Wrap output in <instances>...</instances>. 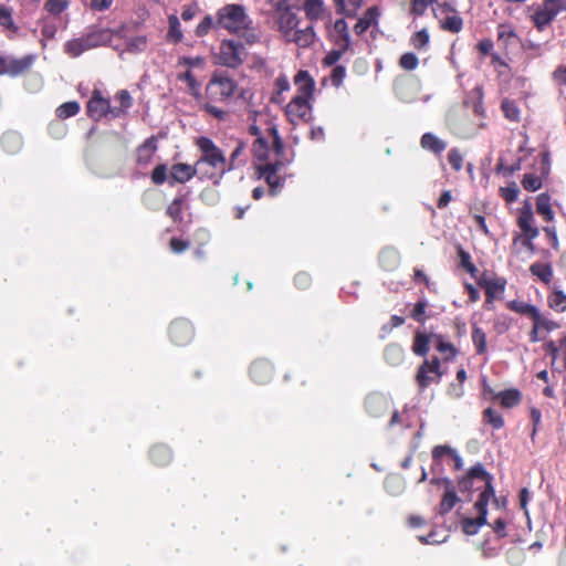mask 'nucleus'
<instances>
[{
  "label": "nucleus",
  "instance_id": "f257e3e1",
  "mask_svg": "<svg viewBox=\"0 0 566 566\" xmlns=\"http://www.w3.org/2000/svg\"><path fill=\"white\" fill-rule=\"evenodd\" d=\"M196 145L200 150V157L195 163L200 179H213L218 184L220 178L232 170V164H228L224 153L208 137H200Z\"/></svg>",
  "mask_w": 566,
  "mask_h": 566
},
{
  "label": "nucleus",
  "instance_id": "f03ea898",
  "mask_svg": "<svg viewBox=\"0 0 566 566\" xmlns=\"http://www.w3.org/2000/svg\"><path fill=\"white\" fill-rule=\"evenodd\" d=\"M252 25V20L241 4L230 3L217 11L216 27L228 30L231 33L248 31Z\"/></svg>",
  "mask_w": 566,
  "mask_h": 566
},
{
  "label": "nucleus",
  "instance_id": "7ed1b4c3",
  "mask_svg": "<svg viewBox=\"0 0 566 566\" xmlns=\"http://www.w3.org/2000/svg\"><path fill=\"white\" fill-rule=\"evenodd\" d=\"M247 56L245 46L235 40H224L221 42L219 53L216 55L217 63L227 67L237 69Z\"/></svg>",
  "mask_w": 566,
  "mask_h": 566
},
{
  "label": "nucleus",
  "instance_id": "20e7f679",
  "mask_svg": "<svg viewBox=\"0 0 566 566\" xmlns=\"http://www.w3.org/2000/svg\"><path fill=\"white\" fill-rule=\"evenodd\" d=\"M237 82L223 74H214L207 86L208 96L213 101H226L237 91Z\"/></svg>",
  "mask_w": 566,
  "mask_h": 566
},
{
  "label": "nucleus",
  "instance_id": "39448f33",
  "mask_svg": "<svg viewBox=\"0 0 566 566\" xmlns=\"http://www.w3.org/2000/svg\"><path fill=\"white\" fill-rule=\"evenodd\" d=\"M433 14L439 20L440 27L449 32L458 33L463 28V20L457 10L448 2L438 3L433 8Z\"/></svg>",
  "mask_w": 566,
  "mask_h": 566
},
{
  "label": "nucleus",
  "instance_id": "423d86ee",
  "mask_svg": "<svg viewBox=\"0 0 566 566\" xmlns=\"http://www.w3.org/2000/svg\"><path fill=\"white\" fill-rule=\"evenodd\" d=\"M441 376L440 360L438 357H434L431 360L427 359L421 364L416 375V381L420 389H424L431 384L439 382Z\"/></svg>",
  "mask_w": 566,
  "mask_h": 566
},
{
  "label": "nucleus",
  "instance_id": "0eeeda50",
  "mask_svg": "<svg viewBox=\"0 0 566 566\" xmlns=\"http://www.w3.org/2000/svg\"><path fill=\"white\" fill-rule=\"evenodd\" d=\"M114 114L117 116L119 114L117 108H112L108 98L103 97L102 92L99 90H94L92 96L87 103V114L94 120H98L107 114Z\"/></svg>",
  "mask_w": 566,
  "mask_h": 566
},
{
  "label": "nucleus",
  "instance_id": "6e6552de",
  "mask_svg": "<svg viewBox=\"0 0 566 566\" xmlns=\"http://www.w3.org/2000/svg\"><path fill=\"white\" fill-rule=\"evenodd\" d=\"M430 484L443 488L444 493L438 512L440 515L449 513L460 501L453 488L452 481L448 478H433L430 480Z\"/></svg>",
  "mask_w": 566,
  "mask_h": 566
},
{
  "label": "nucleus",
  "instance_id": "1a4fd4ad",
  "mask_svg": "<svg viewBox=\"0 0 566 566\" xmlns=\"http://www.w3.org/2000/svg\"><path fill=\"white\" fill-rule=\"evenodd\" d=\"M312 106L310 99L294 96L285 107V114L289 120L296 125L300 122H307L311 117Z\"/></svg>",
  "mask_w": 566,
  "mask_h": 566
},
{
  "label": "nucleus",
  "instance_id": "9d476101",
  "mask_svg": "<svg viewBox=\"0 0 566 566\" xmlns=\"http://www.w3.org/2000/svg\"><path fill=\"white\" fill-rule=\"evenodd\" d=\"M169 335L171 340L177 345H185L192 338V326L187 321H176L170 325Z\"/></svg>",
  "mask_w": 566,
  "mask_h": 566
},
{
  "label": "nucleus",
  "instance_id": "9b49d317",
  "mask_svg": "<svg viewBox=\"0 0 566 566\" xmlns=\"http://www.w3.org/2000/svg\"><path fill=\"white\" fill-rule=\"evenodd\" d=\"M196 175L199 176L196 164L193 166L188 164H175L169 170V182L170 185L174 182L185 184Z\"/></svg>",
  "mask_w": 566,
  "mask_h": 566
},
{
  "label": "nucleus",
  "instance_id": "f8f14e48",
  "mask_svg": "<svg viewBox=\"0 0 566 566\" xmlns=\"http://www.w3.org/2000/svg\"><path fill=\"white\" fill-rule=\"evenodd\" d=\"M294 83L297 86V97L312 99L315 91V82L307 71H298L294 77Z\"/></svg>",
  "mask_w": 566,
  "mask_h": 566
},
{
  "label": "nucleus",
  "instance_id": "ddd939ff",
  "mask_svg": "<svg viewBox=\"0 0 566 566\" xmlns=\"http://www.w3.org/2000/svg\"><path fill=\"white\" fill-rule=\"evenodd\" d=\"M282 166V161L277 160L275 163L265 164L258 168L260 177L266 180L272 190L280 188L282 185L281 178L277 175V171Z\"/></svg>",
  "mask_w": 566,
  "mask_h": 566
},
{
  "label": "nucleus",
  "instance_id": "4468645a",
  "mask_svg": "<svg viewBox=\"0 0 566 566\" xmlns=\"http://www.w3.org/2000/svg\"><path fill=\"white\" fill-rule=\"evenodd\" d=\"M555 17L556 14L553 11V8L549 6L547 0H545L534 12L532 20L535 27L539 31H543L555 19Z\"/></svg>",
  "mask_w": 566,
  "mask_h": 566
},
{
  "label": "nucleus",
  "instance_id": "2eb2a0df",
  "mask_svg": "<svg viewBox=\"0 0 566 566\" xmlns=\"http://www.w3.org/2000/svg\"><path fill=\"white\" fill-rule=\"evenodd\" d=\"M390 407L389 400L379 394L369 395L366 399V409L373 417L382 416Z\"/></svg>",
  "mask_w": 566,
  "mask_h": 566
},
{
  "label": "nucleus",
  "instance_id": "dca6fc26",
  "mask_svg": "<svg viewBox=\"0 0 566 566\" xmlns=\"http://www.w3.org/2000/svg\"><path fill=\"white\" fill-rule=\"evenodd\" d=\"M33 56L28 55L22 59L4 57L6 73L11 76H17L31 67Z\"/></svg>",
  "mask_w": 566,
  "mask_h": 566
},
{
  "label": "nucleus",
  "instance_id": "f3484780",
  "mask_svg": "<svg viewBox=\"0 0 566 566\" xmlns=\"http://www.w3.org/2000/svg\"><path fill=\"white\" fill-rule=\"evenodd\" d=\"M494 497V488L492 483L488 482V485H485L484 490L481 492L478 501L474 504L475 510L478 511V514H480V521L486 522L488 516V505L491 500Z\"/></svg>",
  "mask_w": 566,
  "mask_h": 566
},
{
  "label": "nucleus",
  "instance_id": "a211bd4d",
  "mask_svg": "<svg viewBox=\"0 0 566 566\" xmlns=\"http://www.w3.org/2000/svg\"><path fill=\"white\" fill-rule=\"evenodd\" d=\"M272 366L269 361L256 360L252 364L250 374L255 382H266L272 377Z\"/></svg>",
  "mask_w": 566,
  "mask_h": 566
},
{
  "label": "nucleus",
  "instance_id": "6ab92c4d",
  "mask_svg": "<svg viewBox=\"0 0 566 566\" xmlns=\"http://www.w3.org/2000/svg\"><path fill=\"white\" fill-rule=\"evenodd\" d=\"M91 49L92 46L90 45V42L85 34L81 38L70 40L64 44V52L71 57H77L82 53Z\"/></svg>",
  "mask_w": 566,
  "mask_h": 566
},
{
  "label": "nucleus",
  "instance_id": "aec40b11",
  "mask_svg": "<svg viewBox=\"0 0 566 566\" xmlns=\"http://www.w3.org/2000/svg\"><path fill=\"white\" fill-rule=\"evenodd\" d=\"M379 14V9L377 7L374 6L368 8L364 15L359 18L357 23L355 24V32L357 34L364 33L371 24L377 22Z\"/></svg>",
  "mask_w": 566,
  "mask_h": 566
},
{
  "label": "nucleus",
  "instance_id": "412c9836",
  "mask_svg": "<svg viewBox=\"0 0 566 566\" xmlns=\"http://www.w3.org/2000/svg\"><path fill=\"white\" fill-rule=\"evenodd\" d=\"M92 49L105 45L112 41L113 32L109 29H95L85 34Z\"/></svg>",
  "mask_w": 566,
  "mask_h": 566
},
{
  "label": "nucleus",
  "instance_id": "4be33fe9",
  "mask_svg": "<svg viewBox=\"0 0 566 566\" xmlns=\"http://www.w3.org/2000/svg\"><path fill=\"white\" fill-rule=\"evenodd\" d=\"M303 8L306 18L311 22H315L324 15L325 7L323 0H305Z\"/></svg>",
  "mask_w": 566,
  "mask_h": 566
},
{
  "label": "nucleus",
  "instance_id": "5701e85b",
  "mask_svg": "<svg viewBox=\"0 0 566 566\" xmlns=\"http://www.w3.org/2000/svg\"><path fill=\"white\" fill-rule=\"evenodd\" d=\"M497 41L504 46H510L518 41V36L510 23H501L497 27Z\"/></svg>",
  "mask_w": 566,
  "mask_h": 566
},
{
  "label": "nucleus",
  "instance_id": "b1692460",
  "mask_svg": "<svg viewBox=\"0 0 566 566\" xmlns=\"http://www.w3.org/2000/svg\"><path fill=\"white\" fill-rule=\"evenodd\" d=\"M156 150V144L153 138L144 142L136 150V161L139 165H147L150 163Z\"/></svg>",
  "mask_w": 566,
  "mask_h": 566
},
{
  "label": "nucleus",
  "instance_id": "393cba45",
  "mask_svg": "<svg viewBox=\"0 0 566 566\" xmlns=\"http://www.w3.org/2000/svg\"><path fill=\"white\" fill-rule=\"evenodd\" d=\"M316 40V33L314 31L313 25H307L303 29L296 30V38L294 39V43L302 49L308 48Z\"/></svg>",
  "mask_w": 566,
  "mask_h": 566
},
{
  "label": "nucleus",
  "instance_id": "a878e982",
  "mask_svg": "<svg viewBox=\"0 0 566 566\" xmlns=\"http://www.w3.org/2000/svg\"><path fill=\"white\" fill-rule=\"evenodd\" d=\"M421 146L434 154H441L446 149L447 144L436 135L426 133L421 137Z\"/></svg>",
  "mask_w": 566,
  "mask_h": 566
},
{
  "label": "nucleus",
  "instance_id": "bb28decb",
  "mask_svg": "<svg viewBox=\"0 0 566 566\" xmlns=\"http://www.w3.org/2000/svg\"><path fill=\"white\" fill-rule=\"evenodd\" d=\"M533 222L534 218L531 211H524L518 217V227L524 232V235L537 238L539 231L536 227L533 226Z\"/></svg>",
  "mask_w": 566,
  "mask_h": 566
},
{
  "label": "nucleus",
  "instance_id": "cd10ccee",
  "mask_svg": "<svg viewBox=\"0 0 566 566\" xmlns=\"http://www.w3.org/2000/svg\"><path fill=\"white\" fill-rule=\"evenodd\" d=\"M536 211L543 216L544 220L551 222L554 220V212L551 208V197L547 193L538 195L536 199Z\"/></svg>",
  "mask_w": 566,
  "mask_h": 566
},
{
  "label": "nucleus",
  "instance_id": "c85d7f7f",
  "mask_svg": "<svg viewBox=\"0 0 566 566\" xmlns=\"http://www.w3.org/2000/svg\"><path fill=\"white\" fill-rule=\"evenodd\" d=\"M530 272L545 284H549L553 280V269L551 264L535 262L530 266Z\"/></svg>",
  "mask_w": 566,
  "mask_h": 566
},
{
  "label": "nucleus",
  "instance_id": "c756f323",
  "mask_svg": "<svg viewBox=\"0 0 566 566\" xmlns=\"http://www.w3.org/2000/svg\"><path fill=\"white\" fill-rule=\"evenodd\" d=\"M495 398L501 400L502 407L512 408L520 403L521 392L517 389H507L496 394Z\"/></svg>",
  "mask_w": 566,
  "mask_h": 566
},
{
  "label": "nucleus",
  "instance_id": "7c9ffc66",
  "mask_svg": "<svg viewBox=\"0 0 566 566\" xmlns=\"http://www.w3.org/2000/svg\"><path fill=\"white\" fill-rule=\"evenodd\" d=\"M22 146V138L15 132H8L2 137V147L7 153L14 154Z\"/></svg>",
  "mask_w": 566,
  "mask_h": 566
},
{
  "label": "nucleus",
  "instance_id": "2f4dec72",
  "mask_svg": "<svg viewBox=\"0 0 566 566\" xmlns=\"http://www.w3.org/2000/svg\"><path fill=\"white\" fill-rule=\"evenodd\" d=\"M405 352L401 346L397 344H390L385 349V359L392 366L400 365L403 361Z\"/></svg>",
  "mask_w": 566,
  "mask_h": 566
},
{
  "label": "nucleus",
  "instance_id": "473e14b6",
  "mask_svg": "<svg viewBox=\"0 0 566 566\" xmlns=\"http://www.w3.org/2000/svg\"><path fill=\"white\" fill-rule=\"evenodd\" d=\"M150 458L158 465H165L170 461L171 452L166 446H156L150 451Z\"/></svg>",
  "mask_w": 566,
  "mask_h": 566
},
{
  "label": "nucleus",
  "instance_id": "72a5a7b5",
  "mask_svg": "<svg viewBox=\"0 0 566 566\" xmlns=\"http://www.w3.org/2000/svg\"><path fill=\"white\" fill-rule=\"evenodd\" d=\"M548 304L557 312L566 311V294L562 290L554 289L548 296Z\"/></svg>",
  "mask_w": 566,
  "mask_h": 566
},
{
  "label": "nucleus",
  "instance_id": "f704fd0d",
  "mask_svg": "<svg viewBox=\"0 0 566 566\" xmlns=\"http://www.w3.org/2000/svg\"><path fill=\"white\" fill-rule=\"evenodd\" d=\"M501 108L506 119L511 122H520V108L514 101L507 98L503 99Z\"/></svg>",
  "mask_w": 566,
  "mask_h": 566
},
{
  "label": "nucleus",
  "instance_id": "c9c22d12",
  "mask_svg": "<svg viewBox=\"0 0 566 566\" xmlns=\"http://www.w3.org/2000/svg\"><path fill=\"white\" fill-rule=\"evenodd\" d=\"M430 339L431 336L423 333H417L412 346L413 353L419 356H424L429 350Z\"/></svg>",
  "mask_w": 566,
  "mask_h": 566
},
{
  "label": "nucleus",
  "instance_id": "e433bc0d",
  "mask_svg": "<svg viewBox=\"0 0 566 566\" xmlns=\"http://www.w3.org/2000/svg\"><path fill=\"white\" fill-rule=\"evenodd\" d=\"M379 260L386 270H391L398 265L399 255L394 249H385L381 251Z\"/></svg>",
  "mask_w": 566,
  "mask_h": 566
},
{
  "label": "nucleus",
  "instance_id": "4c0bfd02",
  "mask_svg": "<svg viewBox=\"0 0 566 566\" xmlns=\"http://www.w3.org/2000/svg\"><path fill=\"white\" fill-rule=\"evenodd\" d=\"M169 30L167 33V39L174 43H178L182 40V32L180 30V22L176 15H170L168 18Z\"/></svg>",
  "mask_w": 566,
  "mask_h": 566
},
{
  "label": "nucleus",
  "instance_id": "58836bf2",
  "mask_svg": "<svg viewBox=\"0 0 566 566\" xmlns=\"http://www.w3.org/2000/svg\"><path fill=\"white\" fill-rule=\"evenodd\" d=\"M472 342L475 346L476 354H484L486 350V335L484 331L474 325L472 329Z\"/></svg>",
  "mask_w": 566,
  "mask_h": 566
},
{
  "label": "nucleus",
  "instance_id": "ea45409f",
  "mask_svg": "<svg viewBox=\"0 0 566 566\" xmlns=\"http://www.w3.org/2000/svg\"><path fill=\"white\" fill-rule=\"evenodd\" d=\"M80 112V104L75 101L66 102L56 108V116L65 119L75 116Z\"/></svg>",
  "mask_w": 566,
  "mask_h": 566
},
{
  "label": "nucleus",
  "instance_id": "a19ab883",
  "mask_svg": "<svg viewBox=\"0 0 566 566\" xmlns=\"http://www.w3.org/2000/svg\"><path fill=\"white\" fill-rule=\"evenodd\" d=\"M298 22V17L294 12L284 13L276 17L277 29L297 28Z\"/></svg>",
  "mask_w": 566,
  "mask_h": 566
},
{
  "label": "nucleus",
  "instance_id": "79ce46f5",
  "mask_svg": "<svg viewBox=\"0 0 566 566\" xmlns=\"http://www.w3.org/2000/svg\"><path fill=\"white\" fill-rule=\"evenodd\" d=\"M510 308L515 311L516 313L527 315L532 319L538 312L537 307H535L534 305H532L530 303H525V302H517V301H513L510 304Z\"/></svg>",
  "mask_w": 566,
  "mask_h": 566
},
{
  "label": "nucleus",
  "instance_id": "37998d69",
  "mask_svg": "<svg viewBox=\"0 0 566 566\" xmlns=\"http://www.w3.org/2000/svg\"><path fill=\"white\" fill-rule=\"evenodd\" d=\"M468 478H471V481L473 482L474 479H479L481 481H484L485 485L489 483H492V476L485 471L484 467L481 463H476L473 465L468 474Z\"/></svg>",
  "mask_w": 566,
  "mask_h": 566
},
{
  "label": "nucleus",
  "instance_id": "c03bdc74",
  "mask_svg": "<svg viewBox=\"0 0 566 566\" xmlns=\"http://www.w3.org/2000/svg\"><path fill=\"white\" fill-rule=\"evenodd\" d=\"M485 524H488V521L481 522L480 514H478L476 518H470V517L463 518L462 520V530L467 535H475L479 532V528Z\"/></svg>",
  "mask_w": 566,
  "mask_h": 566
},
{
  "label": "nucleus",
  "instance_id": "a18cd8bd",
  "mask_svg": "<svg viewBox=\"0 0 566 566\" xmlns=\"http://www.w3.org/2000/svg\"><path fill=\"white\" fill-rule=\"evenodd\" d=\"M147 45V38L145 35H138L132 38L126 43V51L130 53H140L145 51Z\"/></svg>",
  "mask_w": 566,
  "mask_h": 566
},
{
  "label": "nucleus",
  "instance_id": "49530a36",
  "mask_svg": "<svg viewBox=\"0 0 566 566\" xmlns=\"http://www.w3.org/2000/svg\"><path fill=\"white\" fill-rule=\"evenodd\" d=\"M385 488L388 493L398 495L403 491V481L397 475L389 476L385 482Z\"/></svg>",
  "mask_w": 566,
  "mask_h": 566
},
{
  "label": "nucleus",
  "instance_id": "de8ad7c7",
  "mask_svg": "<svg viewBox=\"0 0 566 566\" xmlns=\"http://www.w3.org/2000/svg\"><path fill=\"white\" fill-rule=\"evenodd\" d=\"M269 153V146L263 137H258L253 144V154L260 161L266 160Z\"/></svg>",
  "mask_w": 566,
  "mask_h": 566
},
{
  "label": "nucleus",
  "instance_id": "09e8293b",
  "mask_svg": "<svg viewBox=\"0 0 566 566\" xmlns=\"http://www.w3.org/2000/svg\"><path fill=\"white\" fill-rule=\"evenodd\" d=\"M484 420L494 429H501L504 426L503 417L495 412L492 408H488L483 412Z\"/></svg>",
  "mask_w": 566,
  "mask_h": 566
},
{
  "label": "nucleus",
  "instance_id": "8fccbe9b",
  "mask_svg": "<svg viewBox=\"0 0 566 566\" xmlns=\"http://www.w3.org/2000/svg\"><path fill=\"white\" fill-rule=\"evenodd\" d=\"M184 199L181 197L175 198L167 208V214L174 220H181Z\"/></svg>",
  "mask_w": 566,
  "mask_h": 566
},
{
  "label": "nucleus",
  "instance_id": "3c124183",
  "mask_svg": "<svg viewBox=\"0 0 566 566\" xmlns=\"http://www.w3.org/2000/svg\"><path fill=\"white\" fill-rule=\"evenodd\" d=\"M522 185L528 191H536L542 187V179L534 174H525Z\"/></svg>",
  "mask_w": 566,
  "mask_h": 566
},
{
  "label": "nucleus",
  "instance_id": "603ef678",
  "mask_svg": "<svg viewBox=\"0 0 566 566\" xmlns=\"http://www.w3.org/2000/svg\"><path fill=\"white\" fill-rule=\"evenodd\" d=\"M429 39L430 36L428 31L426 29H422L413 34V36L411 38V43L416 49L421 50L428 45Z\"/></svg>",
  "mask_w": 566,
  "mask_h": 566
},
{
  "label": "nucleus",
  "instance_id": "864d4df0",
  "mask_svg": "<svg viewBox=\"0 0 566 566\" xmlns=\"http://www.w3.org/2000/svg\"><path fill=\"white\" fill-rule=\"evenodd\" d=\"M533 321V324L535 325L536 328H544L546 329L547 332H551L555 328L558 327V325L549 319H547L546 317H544L539 311L537 312V314L534 316V318L532 319Z\"/></svg>",
  "mask_w": 566,
  "mask_h": 566
},
{
  "label": "nucleus",
  "instance_id": "5fc2aeb1",
  "mask_svg": "<svg viewBox=\"0 0 566 566\" xmlns=\"http://www.w3.org/2000/svg\"><path fill=\"white\" fill-rule=\"evenodd\" d=\"M399 64L407 71H412L418 66V57L413 53H405L399 60Z\"/></svg>",
  "mask_w": 566,
  "mask_h": 566
},
{
  "label": "nucleus",
  "instance_id": "6e6d98bb",
  "mask_svg": "<svg viewBox=\"0 0 566 566\" xmlns=\"http://www.w3.org/2000/svg\"><path fill=\"white\" fill-rule=\"evenodd\" d=\"M179 80L188 84L189 91L191 92L192 95H199V83L196 81L193 74L190 71H187L184 74L179 75Z\"/></svg>",
  "mask_w": 566,
  "mask_h": 566
},
{
  "label": "nucleus",
  "instance_id": "4d7b16f0",
  "mask_svg": "<svg viewBox=\"0 0 566 566\" xmlns=\"http://www.w3.org/2000/svg\"><path fill=\"white\" fill-rule=\"evenodd\" d=\"M448 161L451 165V167L459 171L462 168L463 157L459 149L452 148L448 153Z\"/></svg>",
  "mask_w": 566,
  "mask_h": 566
},
{
  "label": "nucleus",
  "instance_id": "13d9d810",
  "mask_svg": "<svg viewBox=\"0 0 566 566\" xmlns=\"http://www.w3.org/2000/svg\"><path fill=\"white\" fill-rule=\"evenodd\" d=\"M168 179L166 165H158L151 172V180L155 185H161Z\"/></svg>",
  "mask_w": 566,
  "mask_h": 566
},
{
  "label": "nucleus",
  "instance_id": "bf43d9fd",
  "mask_svg": "<svg viewBox=\"0 0 566 566\" xmlns=\"http://www.w3.org/2000/svg\"><path fill=\"white\" fill-rule=\"evenodd\" d=\"M216 25L211 15H206L196 28L197 36H205Z\"/></svg>",
  "mask_w": 566,
  "mask_h": 566
},
{
  "label": "nucleus",
  "instance_id": "052dcab7",
  "mask_svg": "<svg viewBox=\"0 0 566 566\" xmlns=\"http://www.w3.org/2000/svg\"><path fill=\"white\" fill-rule=\"evenodd\" d=\"M345 76H346V69L345 66L343 65H336L333 71H332V75H331V80H332V83L335 87H339L344 80H345Z\"/></svg>",
  "mask_w": 566,
  "mask_h": 566
},
{
  "label": "nucleus",
  "instance_id": "680f3d73",
  "mask_svg": "<svg viewBox=\"0 0 566 566\" xmlns=\"http://www.w3.org/2000/svg\"><path fill=\"white\" fill-rule=\"evenodd\" d=\"M44 7L50 13L59 14L67 7V3L64 0H46Z\"/></svg>",
  "mask_w": 566,
  "mask_h": 566
},
{
  "label": "nucleus",
  "instance_id": "e2e57ef3",
  "mask_svg": "<svg viewBox=\"0 0 566 566\" xmlns=\"http://www.w3.org/2000/svg\"><path fill=\"white\" fill-rule=\"evenodd\" d=\"M458 254H459V258H460L461 266L464 270H467L469 273L474 274V272L476 271V268L471 262L470 254L467 251L462 250V249H459V253Z\"/></svg>",
  "mask_w": 566,
  "mask_h": 566
},
{
  "label": "nucleus",
  "instance_id": "0e129e2a",
  "mask_svg": "<svg viewBox=\"0 0 566 566\" xmlns=\"http://www.w3.org/2000/svg\"><path fill=\"white\" fill-rule=\"evenodd\" d=\"M0 24L4 27L6 29H12L15 30L11 11L7 9L6 7L0 4Z\"/></svg>",
  "mask_w": 566,
  "mask_h": 566
},
{
  "label": "nucleus",
  "instance_id": "69168bd1",
  "mask_svg": "<svg viewBox=\"0 0 566 566\" xmlns=\"http://www.w3.org/2000/svg\"><path fill=\"white\" fill-rule=\"evenodd\" d=\"M431 3H433L431 0H412L411 12L415 15L420 17L424 13L427 7Z\"/></svg>",
  "mask_w": 566,
  "mask_h": 566
},
{
  "label": "nucleus",
  "instance_id": "338daca9",
  "mask_svg": "<svg viewBox=\"0 0 566 566\" xmlns=\"http://www.w3.org/2000/svg\"><path fill=\"white\" fill-rule=\"evenodd\" d=\"M203 108L207 113H209L210 115H212L213 117H216L219 120H223L228 115V113L226 111L218 108L210 103H206L203 105Z\"/></svg>",
  "mask_w": 566,
  "mask_h": 566
},
{
  "label": "nucleus",
  "instance_id": "774afa93",
  "mask_svg": "<svg viewBox=\"0 0 566 566\" xmlns=\"http://www.w3.org/2000/svg\"><path fill=\"white\" fill-rule=\"evenodd\" d=\"M553 80L557 85H566V65H560L553 72Z\"/></svg>",
  "mask_w": 566,
  "mask_h": 566
}]
</instances>
